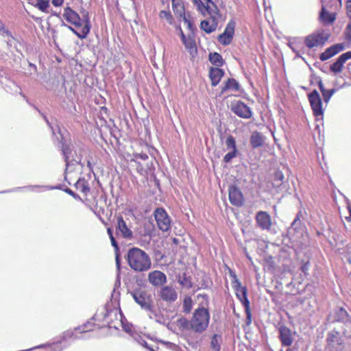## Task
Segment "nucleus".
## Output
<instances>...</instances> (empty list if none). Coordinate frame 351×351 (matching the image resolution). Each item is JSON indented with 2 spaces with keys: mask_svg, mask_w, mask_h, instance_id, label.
<instances>
[{
  "mask_svg": "<svg viewBox=\"0 0 351 351\" xmlns=\"http://www.w3.org/2000/svg\"><path fill=\"white\" fill-rule=\"evenodd\" d=\"M127 261L130 268L136 272L147 271L152 267L150 256L138 247H132L128 251Z\"/></svg>",
  "mask_w": 351,
  "mask_h": 351,
  "instance_id": "obj_1",
  "label": "nucleus"
},
{
  "mask_svg": "<svg viewBox=\"0 0 351 351\" xmlns=\"http://www.w3.org/2000/svg\"><path fill=\"white\" fill-rule=\"evenodd\" d=\"M210 322V313L207 308L201 306L195 310L190 321V328L202 333L206 330Z\"/></svg>",
  "mask_w": 351,
  "mask_h": 351,
  "instance_id": "obj_2",
  "label": "nucleus"
},
{
  "mask_svg": "<svg viewBox=\"0 0 351 351\" xmlns=\"http://www.w3.org/2000/svg\"><path fill=\"white\" fill-rule=\"evenodd\" d=\"M327 320L330 323L341 322L346 326L350 328V331L345 330L343 335L347 337H351V316L345 308L343 307L336 308L328 315Z\"/></svg>",
  "mask_w": 351,
  "mask_h": 351,
  "instance_id": "obj_3",
  "label": "nucleus"
},
{
  "mask_svg": "<svg viewBox=\"0 0 351 351\" xmlns=\"http://www.w3.org/2000/svg\"><path fill=\"white\" fill-rule=\"evenodd\" d=\"M131 295L134 301L145 311L151 310L152 306L154 304L152 295L144 290H135L131 292Z\"/></svg>",
  "mask_w": 351,
  "mask_h": 351,
  "instance_id": "obj_4",
  "label": "nucleus"
},
{
  "mask_svg": "<svg viewBox=\"0 0 351 351\" xmlns=\"http://www.w3.org/2000/svg\"><path fill=\"white\" fill-rule=\"evenodd\" d=\"M329 35L324 31L313 33L304 38L306 46L309 48L322 46L328 39Z\"/></svg>",
  "mask_w": 351,
  "mask_h": 351,
  "instance_id": "obj_5",
  "label": "nucleus"
},
{
  "mask_svg": "<svg viewBox=\"0 0 351 351\" xmlns=\"http://www.w3.org/2000/svg\"><path fill=\"white\" fill-rule=\"evenodd\" d=\"M154 217L158 228L167 232L171 228V220L166 210L162 208H158L154 210Z\"/></svg>",
  "mask_w": 351,
  "mask_h": 351,
  "instance_id": "obj_6",
  "label": "nucleus"
},
{
  "mask_svg": "<svg viewBox=\"0 0 351 351\" xmlns=\"http://www.w3.org/2000/svg\"><path fill=\"white\" fill-rule=\"evenodd\" d=\"M308 100L311 104L313 114L315 117L322 116L324 114V109L322 108V99L317 90H314L308 95Z\"/></svg>",
  "mask_w": 351,
  "mask_h": 351,
  "instance_id": "obj_7",
  "label": "nucleus"
},
{
  "mask_svg": "<svg viewBox=\"0 0 351 351\" xmlns=\"http://www.w3.org/2000/svg\"><path fill=\"white\" fill-rule=\"evenodd\" d=\"M231 110L238 117L243 119H250L252 112L244 102L237 101L231 104Z\"/></svg>",
  "mask_w": 351,
  "mask_h": 351,
  "instance_id": "obj_8",
  "label": "nucleus"
},
{
  "mask_svg": "<svg viewBox=\"0 0 351 351\" xmlns=\"http://www.w3.org/2000/svg\"><path fill=\"white\" fill-rule=\"evenodd\" d=\"M116 232L125 239H131L133 232L121 215L117 217Z\"/></svg>",
  "mask_w": 351,
  "mask_h": 351,
  "instance_id": "obj_9",
  "label": "nucleus"
},
{
  "mask_svg": "<svg viewBox=\"0 0 351 351\" xmlns=\"http://www.w3.org/2000/svg\"><path fill=\"white\" fill-rule=\"evenodd\" d=\"M197 5L198 10L204 14L207 13L211 18H219L220 16L219 10L214 1L208 3H204L200 0V3H194Z\"/></svg>",
  "mask_w": 351,
  "mask_h": 351,
  "instance_id": "obj_10",
  "label": "nucleus"
},
{
  "mask_svg": "<svg viewBox=\"0 0 351 351\" xmlns=\"http://www.w3.org/2000/svg\"><path fill=\"white\" fill-rule=\"evenodd\" d=\"M158 296L167 303H173L178 299V293L172 286L167 285L160 289Z\"/></svg>",
  "mask_w": 351,
  "mask_h": 351,
  "instance_id": "obj_11",
  "label": "nucleus"
},
{
  "mask_svg": "<svg viewBox=\"0 0 351 351\" xmlns=\"http://www.w3.org/2000/svg\"><path fill=\"white\" fill-rule=\"evenodd\" d=\"M235 28V22L230 21L223 34L218 36V41L223 45H228L232 42Z\"/></svg>",
  "mask_w": 351,
  "mask_h": 351,
  "instance_id": "obj_12",
  "label": "nucleus"
},
{
  "mask_svg": "<svg viewBox=\"0 0 351 351\" xmlns=\"http://www.w3.org/2000/svg\"><path fill=\"white\" fill-rule=\"evenodd\" d=\"M255 220L257 226L263 230H269L272 225L271 216L266 211L257 212Z\"/></svg>",
  "mask_w": 351,
  "mask_h": 351,
  "instance_id": "obj_13",
  "label": "nucleus"
},
{
  "mask_svg": "<svg viewBox=\"0 0 351 351\" xmlns=\"http://www.w3.org/2000/svg\"><path fill=\"white\" fill-rule=\"evenodd\" d=\"M63 17L68 23L73 25L77 27L82 26L81 17L70 7L64 8Z\"/></svg>",
  "mask_w": 351,
  "mask_h": 351,
  "instance_id": "obj_14",
  "label": "nucleus"
},
{
  "mask_svg": "<svg viewBox=\"0 0 351 351\" xmlns=\"http://www.w3.org/2000/svg\"><path fill=\"white\" fill-rule=\"evenodd\" d=\"M278 332L282 345L285 347L291 346L293 342L291 330L285 326H280L278 328Z\"/></svg>",
  "mask_w": 351,
  "mask_h": 351,
  "instance_id": "obj_15",
  "label": "nucleus"
},
{
  "mask_svg": "<svg viewBox=\"0 0 351 351\" xmlns=\"http://www.w3.org/2000/svg\"><path fill=\"white\" fill-rule=\"evenodd\" d=\"M229 199L234 206H241L243 205V196L238 187L233 185L229 187Z\"/></svg>",
  "mask_w": 351,
  "mask_h": 351,
  "instance_id": "obj_16",
  "label": "nucleus"
},
{
  "mask_svg": "<svg viewBox=\"0 0 351 351\" xmlns=\"http://www.w3.org/2000/svg\"><path fill=\"white\" fill-rule=\"evenodd\" d=\"M148 280L152 285L158 287L167 282V276L163 272L155 270L149 274Z\"/></svg>",
  "mask_w": 351,
  "mask_h": 351,
  "instance_id": "obj_17",
  "label": "nucleus"
},
{
  "mask_svg": "<svg viewBox=\"0 0 351 351\" xmlns=\"http://www.w3.org/2000/svg\"><path fill=\"white\" fill-rule=\"evenodd\" d=\"M344 49V45L341 43L334 45L327 48L320 54L319 58L322 61H326Z\"/></svg>",
  "mask_w": 351,
  "mask_h": 351,
  "instance_id": "obj_18",
  "label": "nucleus"
},
{
  "mask_svg": "<svg viewBox=\"0 0 351 351\" xmlns=\"http://www.w3.org/2000/svg\"><path fill=\"white\" fill-rule=\"evenodd\" d=\"M351 58V51H348L341 54L334 62L330 65V71L333 73H340L342 71L343 66L344 63L348 60Z\"/></svg>",
  "mask_w": 351,
  "mask_h": 351,
  "instance_id": "obj_19",
  "label": "nucleus"
},
{
  "mask_svg": "<svg viewBox=\"0 0 351 351\" xmlns=\"http://www.w3.org/2000/svg\"><path fill=\"white\" fill-rule=\"evenodd\" d=\"M319 21L324 25L332 24L336 20V13L328 12L326 6L322 4L319 16Z\"/></svg>",
  "mask_w": 351,
  "mask_h": 351,
  "instance_id": "obj_20",
  "label": "nucleus"
},
{
  "mask_svg": "<svg viewBox=\"0 0 351 351\" xmlns=\"http://www.w3.org/2000/svg\"><path fill=\"white\" fill-rule=\"evenodd\" d=\"M149 312V317L152 319H154L156 322L165 324L167 319L166 317L162 313L161 311L156 309L154 307V304L152 306L151 310H147Z\"/></svg>",
  "mask_w": 351,
  "mask_h": 351,
  "instance_id": "obj_21",
  "label": "nucleus"
},
{
  "mask_svg": "<svg viewBox=\"0 0 351 351\" xmlns=\"http://www.w3.org/2000/svg\"><path fill=\"white\" fill-rule=\"evenodd\" d=\"M217 18H211L202 21L200 27L205 32L210 34L214 32L218 25Z\"/></svg>",
  "mask_w": 351,
  "mask_h": 351,
  "instance_id": "obj_22",
  "label": "nucleus"
},
{
  "mask_svg": "<svg viewBox=\"0 0 351 351\" xmlns=\"http://www.w3.org/2000/svg\"><path fill=\"white\" fill-rule=\"evenodd\" d=\"M172 8L174 14L180 17L185 19V10L182 0H171Z\"/></svg>",
  "mask_w": 351,
  "mask_h": 351,
  "instance_id": "obj_23",
  "label": "nucleus"
},
{
  "mask_svg": "<svg viewBox=\"0 0 351 351\" xmlns=\"http://www.w3.org/2000/svg\"><path fill=\"white\" fill-rule=\"evenodd\" d=\"M224 72L219 68H211L210 70V78L212 82V86H216L223 77Z\"/></svg>",
  "mask_w": 351,
  "mask_h": 351,
  "instance_id": "obj_24",
  "label": "nucleus"
},
{
  "mask_svg": "<svg viewBox=\"0 0 351 351\" xmlns=\"http://www.w3.org/2000/svg\"><path fill=\"white\" fill-rule=\"evenodd\" d=\"M264 143V137L258 132H254L250 137V144L253 148L261 147Z\"/></svg>",
  "mask_w": 351,
  "mask_h": 351,
  "instance_id": "obj_25",
  "label": "nucleus"
},
{
  "mask_svg": "<svg viewBox=\"0 0 351 351\" xmlns=\"http://www.w3.org/2000/svg\"><path fill=\"white\" fill-rule=\"evenodd\" d=\"M28 3L32 4L33 6L38 8L39 10H40L43 12H45V13L49 12V8L50 7L49 0H37L36 3H34L32 1H30Z\"/></svg>",
  "mask_w": 351,
  "mask_h": 351,
  "instance_id": "obj_26",
  "label": "nucleus"
},
{
  "mask_svg": "<svg viewBox=\"0 0 351 351\" xmlns=\"http://www.w3.org/2000/svg\"><path fill=\"white\" fill-rule=\"evenodd\" d=\"M318 86L319 88V90L322 94L324 101L327 104L329 100L330 99L331 97L333 95V94L335 93V89H326L324 86V84L322 81H319L318 83Z\"/></svg>",
  "mask_w": 351,
  "mask_h": 351,
  "instance_id": "obj_27",
  "label": "nucleus"
},
{
  "mask_svg": "<svg viewBox=\"0 0 351 351\" xmlns=\"http://www.w3.org/2000/svg\"><path fill=\"white\" fill-rule=\"evenodd\" d=\"M228 90H232L234 91H237L239 90V84L238 82L234 78H230L226 82V84L221 88V93H223Z\"/></svg>",
  "mask_w": 351,
  "mask_h": 351,
  "instance_id": "obj_28",
  "label": "nucleus"
},
{
  "mask_svg": "<svg viewBox=\"0 0 351 351\" xmlns=\"http://www.w3.org/2000/svg\"><path fill=\"white\" fill-rule=\"evenodd\" d=\"M236 295L245 307L250 306V302L247 297V289L245 287L239 289H237Z\"/></svg>",
  "mask_w": 351,
  "mask_h": 351,
  "instance_id": "obj_29",
  "label": "nucleus"
},
{
  "mask_svg": "<svg viewBox=\"0 0 351 351\" xmlns=\"http://www.w3.org/2000/svg\"><path fill=\"white\" fill-rule=\"evenodd\" d=\"M222 342L221 335L215 334L213 335L210 341V348L214 351H220L221 343Z\"/></svg>",
  "mask_w": 351,
  "mask_h": 351,
  "instance_id": "obj_30",
  "label": "nucleus"
},
{
  "mask_svg": "<svg viewBox=\"0 0 351 351\" xmlns=\"http://www.w3.org/2000/svg\"><path fill=\"white\" fill-rule=\"evenodd\" d=\"M178 282L184 288L189 289L193 287L191 278L190 276H187L185 273L178 276Z\"/></svg>",
  "mask_w": 351,
  "mask_h": 351,
  "instance_id": "obj_31",
  "label": "nucleus"
},
{
  "mask_svg": "<svg viewBox=\"0 0 351 351\" xmlns=\"http://www.w3.org/2000/svg\"><path fill=\"white\" fill-rule=\"evenodd\" d=\"M209 60L213 64L217 66H221L223 65V60L221 56L217 52L210 53Z\"/></svg>",
  "mask_w": 351,
  "mask_h": 351,
  "instance_id": "obj_32",
  "label": "nucleus"
},
{
  "mask_svg": "<svg viewBox=\"0 0 351 351\" xmlns=\"http://www.w3.org/2000/svg\"><path fill=\"white\" fill-rule=\"evenodd\" d=\"M186 49L189 50L190 53H192L193 51H196L195 43L193 38L189 35L186 39L182 41Z\"/></svg>",
  "mask_w": 351,
  "mask_h": 351,
  "instance_id": "obj_33",
  "label": "nucleus"
},
{
  "mask_svg": "<svg viewBox=\"0 0 351 351\" xmlns=\"http://www.w3.org/2000/svg\"><path fill=\"white\" fill-rule=\"evenodd\" d=\"M68 28L73 32L79 38H85L89 33V28L88 25L83 26L80 32H77L74 28L71 26H67Z\"/></svg>",
  "mask_w": 351,
  "mask_h": 351,
  "instance_id": "obj_34",
  "label": "nucleus"
},
{
  "mask_svg": "<svg viewBox=\"0 0 351 351\" xmlns=\"http://www.w3.org/2000/svg\"><path fill=\"white\" fill-rule=\"evenodd\" d=\"M183 312L189 313L193 308V301L191 297L186 296L183 300Z\"/></svg>",
  "mask_w": 351,
  "mask_h": 351,
  "instance_id": "obj_35",
  "label": "nucleus"
},
{
  "mask_svg": "<svg viewBox=\"0 0 351 351\" xmlns=\"http://www.w3.org/2000/svg\"><path fill=\"white\" fill-rule=\"evenodd\" d=\"M302 229V222L300 219L299 215L296 216L293 221L291 223L289 232L291 234V231L298 232Z\"/></svg>",
  "mask_w": 351,
  "mask_h": 351,
  "instance_id": "obj_36",
  "label": "nucleus"
},
{
  "mask_svg": "<svg viewBox=\"0 0 351 351\" xmlns=\"http://www.w3.org/2000/svg\"><path fill=\"white\" fill-rule=\"evenodd\" d=\"M76 187L77 189H79L81 192L84 193H86L90 191V188L88 187V184L87 182L85 181L84 179L83 180H79L76 182Z\"/></svg>",
  "mask_w": 351,
  "mask_h": 351,
  "instance_id": "obj_37",
  "label": "nucleus"
},
{
  "mask_svg": "<svg viewBox=\"0 0 351 351\" xmlns=\"http://www.w3.org/2000/svg\"><path fill=\"white\" fill-rule=\"evenodd\" d=\"M159 16L160 19L165 20L170 25L173 23V18L169 11L161 10Z\"/></svg>",
  "mask_w": 351,
  "mask_h": 351,
  "instance_id": "obj_38",
  "label": "nucleus"
},
{
  "mask_svg": "<svg viewBox=\"0 0 351 351\" xmlns=\"http://www.w3.org/2000/svg\"><path fill=\"white\" fill-rule=\"evenodd\" d=\"M226 145L227 149H229L231 151H237L235 139L231 135L228 136V138H226Z\"/></svg>",
  "mask_w": 351,
  "mask_h": 351,
  "instance_id": "obj_39",
  "label": "nucleus"
},
{
  "mask_svg": "<svg viewBox=\"0 0 351 351\" xmlns=\"http://www.w3.org/2000/svg\"><path fill=\"white\" fill-rule=\"evenodd\" d=\"M71 152V149L68 145H62V154L64 155V160L66 163V167L69 166V162H71L69 160V154Z\"/></svg>",
  "mask_w": 351,
  "mask_h": 351,
  "instance_id": "obj_40",
  "label": "nucleus"
},
{
  "mask_svg": "<svg viewBox=\"0 0 351 351\" xmlns=\"http://www.w3.org/2000/svg\"><path fill=\"white\" fill-rule=\"evenodd\" d=\"M81 14H82V18H81L82 25L83 26L88 25V27L90 29V20H89L88 12L87 11H86L85 10H83L81 11Z\"/></svg>",
  "mask_w": 351,
  "mask_h": 351,
  "instance_id": "obj_41",
  "label": "nucleus"
},
{
  "mask_svg": "<svg viewBox=\"0 0 351 351\" xmlns=\"http://www.w3.org/2000/svg\"><path fill=\"white\" fill-rule=\"evenodd\" d=\"M177 324L178 326L182 329L187 330L190 328V321H189L186 318H180L178 319Z\"/></svg>",
  "mask_w": 351,
  "mask_h": 351,
  "instance_id": "obj_42",
  "label": "nucleus"
},
{
  "mask_svg": "<svg viewBox=\"0 0 351 351\" xmlns=\"http://www.w3.org/2000/svg\"><path fill=\"white\" fill-rule=\"evenodd\" d=\"M93 324L91 322H87L86 324L80 326L78 328H76L75 330H79L80 333H85L89 331L93 330Z\"/></svg>",
  "mask_w": 351,
  "mask_h": 351,
  "instance_id": "obj_43",
  "label": "nucleus"
},
{
  "mask_svg": "<svg viewBox=\"0 0 351 351\" xmlns=\"http://www.w3.org/2000/svg\"><path fill=\"white\" fill-rule=\"evenodd\" d=\"M237 151H230L227 153L223 157V162L226 163H228L231 161L232 158L236 157Z\"/></svg>",
  "mask_w": 351,
  "mask_h": 351,
  "instance_id": "obj_44",
  "label": "nucleus"
},
{
  "mask_svg": "<svg viewBox=\"0 0 351 351\" xmlns=\"http://www.w3.org/2000/svg\"><path fill=\"white\" fill-rule=\"evenodd\" d=\"M232 287L234 289L235 291H237V289H242L244 287H241V284L240 282V281L239 280V279L237 278V276L233 274H232Z\"/></svg>",
  "mask_w": 351,
  "mask_h": 351,
  "instance_id": "obj_45",
  "label": "nucleus"
},
{
  "mask_svg": "<svg viewBox=\"0 0 351 351\" xmlns=\"http://www.w3.org/2000/svg\"><path fill=\"white\" fill-rule=\"evenodd\" d=\"M135 339L136 340V341L140 345H141L143 347L149 349L150 351H154V349H152V348H151L150 347L148 346L147 343L144 339H143L141 336L136 335V337H135Z\"/></svg>",
  "mask_w": 351,
  "mask_h": 351,
  "instance_id": "obj_46",
  "label": "nucleus"
},
{
  "mask_svg": "<svg viewBox=\"0 0 351 351\" xmlns=\"http://www.w3.org/2000/svg\"><path fill=\"white\" fill-rule=\"evenodd\" d=\"M245 311L246 313L245 323L247 326H249L252 323V315H251V312L250 310V306L245 307Z\"/></svg>",
  "mask_w": 351,
  "mask_h": 351,
  "instance_id": "obj_47",
  "label": "nucleus"
},
{
  "mask_svg": "<svg viewBox=\"0 0 351 351\" xmlns=\"http://www.w3.org/2000/svg\"><path fill=\"white\" fill-rule=\"evenodd\" d=\"M110 239L111 244L114 248L115 252H119V247L117 242L116 241L114 237V236L111 237Z\"/></svg>",
  "mask_w": 351,
  "mask_h": 351,
  "instance_id": "obj_48",
  "label": "nucleus"
},
{
  "mask_svg": "<svg viewBox=\"0 0 351 351\" xmlns=\"http://www.w3.org/2000/svg\"><path fill=\"white\" fill-rule=\"evenodd\" d=\"M135 158H140L143 160H146L148 159V155L145 153H139V154H136L134 155Z\"/></svg>",
  "mask_w": 351,
  "mask_h": 351,
  "instance_id": "obj_49",
  "label": "nucleus"
},
{
  "mask_svg": "<svg viewBox=\"0 0 351 351\" xmlns=\"http://www.w3.org/2000/svg\"><path fill=\"white\" fill-rule=\"evenodd\" d=\"M284 179V175L282 172L278 171L275 173V180L282 182Z\"/></svg>",
  "mask_w": 351,
  "mask_h": 351,
  "instance_id": "obj_50",
  "label": "nucleus"
},
{
  "mask_svg": "<svg viewBox=\"0 0 351 351\" xmlns=\"http://www.w3.org/2000/svg\"><path fill=\"white\" fill-rule=\"evenodd\" d=\"M116 256H115V261H116V265L118 270H120V265H121V261L119 257V252H115Z\"/></svg>",
  "mask_w": 351,
  "mask_h": 351,
  "instance_id": "obj_51",
  "label": "nucleus"
},
{
  "mask_svg": "<svg viewBox=\"0 0 351 351\" xmlns=\"http://www.w3.org/2000/svg\"><path fill=\"white\" fill-rule=\"evenodd\" d=\"M347 14L348 17L351 19V0H348L347 1Z\"/></svg>",
  "mask_w": 351,
  "mask_h": 351,
  "instance_id": "obj_52",
  "label": "nucleus"
},
{
  "mask_svg": "<svg viewBox=\"0 0 351 351\" xmlns=\"http://www.w3.org/2000/svg\"><path fill=\"white\" fill-rule=\"evenodd\" d=\"M62 348L59 343H54L51 348L50 351H60Z\"/></svg>",
  "mask_w": 351,
  "mask_h": 351,
  "instance_id": "obj_53",
  "label": "nucleus"
},
{
  "mask_svg": "<svg viewBox=\"0 0 351 351\" xmlns=\"http://www.w3.org/2000/svg\"><path fill=\"white\" fill-rule=\"evenodd\" d=\"M64 0H52L51 3L55 7H60L61 6Z\"/></svg>",
  "mask_w": 351,
  "mask_h": 351,
  "instance_id": "obj_54",
  "label": "nucleus"
},
{
  "mask_svg": "<svg viewBox=\"0 0 351 351\" xmlns=\"http://www.w3.org/2000/svg\"><path fill=\"white\" fill-rule=\"evenodd\" d=\"M345 39L350 42L351 41V32L345 30L344 32Z\"/></svg>",
  "mask_w": 351,
  "mask_h": 351,
  "instance_id": "obj_55",
  "label": "nucleus"
},
{
  "mask_svg": "<svg viewBox=\"0 0 351 351\" xmlns=\"http://www.w3.org/2000/svg\"><path fill=\"white\" fill-rule=\"evenodd\" d=\"M0 30L2 31L3 34H5L7 35H10V32H9V30L5 29L3 25L1 22H0Z\"/></svg>",
  "mask_w": 351,
  "mask_h": 351,
  "instance_id": "obj_56",
  "label": "nucleus"
},
{
  "mask_svg": "<svg viewBox=\"0 0 351 351\" xmlns=\"http://www.w3.org/2000/svg\"><path fill=\"white\" fill-rule=\"evenodd\" d=\"M301 270L302 272H304L305 274H306V271L308 270V263H306L301 267Z\"/></svg>",
  "mask_w": 351,
  "mask_h": 351,
  "instance_id": "obj_57",
  "label": "nucleus"
},
{
  "mask_svg": "<svg viewBox=\"0 0 351 351\" xmlns=\"http://www.w3.org/2000/svg\"><path fill=\"white\" fill-rule=\"evenodd\" d=\"M197 297L202 298L205 300L206 305L208 304V296L206 294H199Z\"/></svg>",
  "mask_w": 351,
  "mask_h": 351,
  "instance_id": "obj_58",
  "label": "nucleus"
},
{
  "mask_svg": "<svg viewBox=\"0 0 351 351\" xmlns=\"http://www.w3.org/2000/svg\"><path fill=\"white\" fill-rule=\"evenodd\" d=\"M65 192L73 197L75 196L74 192L69 188L65 189Z\"/></svg>",
  "mask_w": 351,
  "mask_h": 351,
  "instance_id": "obj_59",
  "label": "nucleus"
},
{
  "mask_svg": "<svg viewBox=\"0 0 351 351\" xmlns=\"http://www.w3.org/2000/svg\"><path fill=\"white\" fill-rule=\"evenodd\" d=\"M137 170H138V171L141 174H143V173H144V171H144V169H143V167H142L141 165H139L137 167Z\"/></svg>",
  "mask_w": 351,
  "mask_h": 351,
  "instance_id": "obj_60",
  "label": "nucleus"
},
{
  "mask_svg": "<svg viewBox=\"0 0 351 351\" xmlns=\"http://www.w3.org/2000/svg\"><path fill=\"white\" fill-rule=\"evenodd\" d=\"M108 234L109 235V237H113L112 230L110 228H108L107 229Z\"/></svg>",
  "mask_w": 351,
  "mask_h": 351,
  "instance_id": "obj_61",
  "label": "nucleus"
},
{
  "mask_svg": "<svg viewBox=\"0 0 351 351\" xmlns=\"http://www.w3.org/2000/svg\"><path fill=\"white\" fill-rule=\"evenodd\" d=\"M346 31H350L351 32V23H349L347 26H346Z\"/></svg>",
  "mask_w": 351,
  "mask_h": 351,
  "instance_id": "obj_62",
  "label": "nucleus"
},
{
  "mask_svg": "<svg viewBox=\"0 0 351 351\" xmlns=\"http://www.w3.org/2000/svg\"><path fill=\"white\" fill-rule=\"evenodd\" d=\"M187 38V36H186L184 33L181 31V38H182V41H183L184 39H186Z\"/></svg>",
  "mask_w": 351,
  "mask_h": 351,
  "instance_id": "obj_63",
  "label": "nucleus"
},
{
  "mask_svg": "<svg viewBox=\"0 0 351 351\" xmlns=\"http://www.w3.org/2000/svg\"><path fill=\"white\" fill-rule=\"evenodd\" d=\"M161 3L165 5V4H167L168 2H169V0H160Z\"/></svg>",
  "mask_w": 351,
  "mask_h": 351,
  "instance_id": "obj_64",
  "label": "nucleus"
}]
</instances>
